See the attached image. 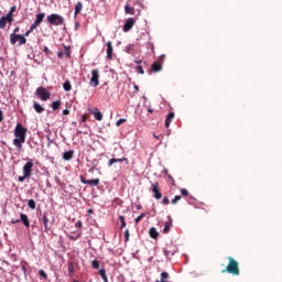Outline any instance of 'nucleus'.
Instances as JSON below:
<instances>
[{"instance_id": "obj_31", "label": "nucleus", "mask_w": 282, "mask_h": 282, "mask_svg": "<svg viewBox=\"0 0 282 282\" xmlns=\"http://www.w3.org/2000/svg\"><path fill=\"white\" fill-rule=\"evenodd\" d=\"M28 206H29V208H31V210H35L36 209V202L34 199H29Z\"/></svg>"}, {"instance_id": "obj_37", "label": "nucleus", "mask_w": 282, "mask_h": 282, "mask_svg": "<svg viewBox=\"0 0 282 282\" xmlns=\"http://www.w3.org/2000/svg\"><path fill=\"white\" fill-rule=\"evenodd\" d=\"M127 122V119H118L116 122V127H120L121 124H124Z\"/></svg>"}, {"instance_id": "obj_52", "label": "nucleus", "mask_w": 282, "mask_h": 282, "mask_svg": "<svg viewBox=\"0 0 282 282\" xmlns=\"http://www.w3.org/2000/svg\"><path fill=\"white\" fill-rule=\"evenodd\" d=\"M63 116H69V110L68 109H64L63 110Z\"/></svg>"}, {"instance_id": "obj_43", "label": "nucleus", "mask_w": 282, "mask_h": 282, "mask_svg": "<svg viewBox=\"0 0 282 282\" xmlns=\"http://www.w3.org/2000/svg\"><path fill=\"white\" fill-rule=\"evenodd\" d=\"M181 194L183 195V197H188V192L186 188H182Z\"/></svg>"}, {"instance_id": "obj_38", "label": "nucleus", "mask_w": 282, "mask_h": 282, "mask_svg": "<svg viewBox=\"0 0 282 282\" xmlns=\"http://www.w3.org/2000/svg\"><path fill=\"white\" fill-rule=\"evenodd\" d=\"M180 199H182L181 195L174 196V198L172 199V204H177V202H180Z\"/></svg>"}, {"instance_id": "obj_59", "label": "nucleus", "mask_w": 282, "mask_h": 282, "mask_svg": "<svg viewBox=\"0 0 282 282\" xmlns=\"http://www.w3.org/2000/svg\"><path fill=\"white\" fill-rule=\"evenodd\" d=\"M149 113H153V109L149 108L148 109Z\"/></svg>"}, {"instance_id": "obj_17", "label": "nucleus", "mask_w": 282, "mask_h": 282, "mask_svg": "<svg viewBox=\"0 0 282 282\" xmlns=\"http://www.w3.org/2000/svg\"><path fill=\"white\" fill-rule=\"evenodd\" d=\"M20 220L22 221L23 226H25V228H30V219L28 218V215L21 214Z\"/></svg>"}, {"instance_id": "obj_46", "label": "nucleus", "mask_w": 282, "mask_h": 282, "mask_svg": "<svg viewBox=\"0 0 282 282\" xmlns=\"http://www.w3.org/2000/svg\"><path fill=\"white\" fill-rule=\"evenodd\" d=\"M40 276H42L43 279H47V273H45L43 270H41Z\"/></svg>"}, {"instance_id": "obj_16", "label": "nucleus", "mask_w": 282, "mask_h": 282, "mask_svg": "<svg viewBox=\"0 0 282 282\" xmlns=\"http://www.w3.org/2000/svg\"><path fill=\"white\" fill-rule=\"evenodd\" d=\"M118 162H129V159L127 158H121V159H110L108 162V166H113V164Z\"/></svg>"}, {"instance_id": "obj_28", "label": "nucleus", "mask_w": 282, "mask_h": 282, "mask_svg": "<svg viewBox=\"0 0 282 282\" xmlns=\"http://www.w3.org/2000/svg\"><path fill=\"white\" fill-rule=\"evenodd\" d=\"M99 274L104 282H109V279L107 278V270L105 269L99 270Z\"/></svg>"}, {"instance_id": "obj_34", "label": "nucleus", "mask_w": 282, "mask_h": 282, "mask_svg": "<svg viewBox=\"0 0 282 282\" xmlns=\"http://www.w3.org/2000/svg\"><path fill=\"white\" fill-rule=\"evenodd\" d=\"M80 231L77 232L76 235L74 236H68V239H70V241H76L77 239H80Z\"/></svg>"}, {"instance_id": "obj_56", "label": "nucleus", "mask_w": 282, "mask_h": 282, "mask_svg": "<svg viewBox=\"0 0 282 282\" xmlns=\"http://www.w3.org/2000/svg\"><path fill=\"white\" fill-rule=\"evenodd\" d=\"M19 32V26H17L14 30H13V34H17Z\"/></svg>"}, {"instance_id": "obj_61", "label": "nucleus", "mask_w": 282, "mask_h": 282, "mask_svg": "<svg viewBox=\"0 0 282 282\" xmlns=\"http://www.w3.org/2000/svg\"><path fill=\"white\" fill-rule=\"evenodd\" d=\"M137 208H138V210H140L142 208V206L138 205Z\"/></svg>"}, {"instance_id": "obj_30", "label": "nucleus", "mask_w": 282, "mask_h": 282, "mask_svg": "<svg viewBox=\"0 0 282 282\" xmlns=\"http://www.w3.org/2000/svg\"><path fill=\"white\" fill-rule=\"evenodd\" d=\"M63 88H64L65 91H72V83H69V80H66L63 84Z\"/></svg>"}, {"instance_id": "obj_23", "label": "nucleus", "mask_w": 282, "mask_h": 282, "mask_svg": "<svg viewBox=\"0 0 282 282\" xmlns=\"http://www.w3.org/2000/svg\"><path fill=\"white\" fill-rule=\"evenodd\" d=\"M83 12V2H77L75 6V17H78Z\"/></svg>"}, {"instance_id": "obj_36", "label": "nucleus", "mask_w": 282, "mask_h": 282, "mask_svg": "<svg viewBox=\"0 0 282 282\" xmlns=\"http://www.w3.org/2000/svg\"><path fill=\"white\" fill-rule=\"evenodd\" d=\"M36 28H39V24H36V22H33L29 29V32H34V30H36Z\"/></svg>"}, {"instance_id": "obj_33", "label": "nucleus", "mask_w": 282, "mask_h": 282, "mask_svg": "<svg viewBox=\"0 0 282 282\" xmlns=\"http://www.w3.org/2000/svg\"><path fill=\"white\" fill-rule=\"evenodd\" d=\"M91 267L95 269V270H98L100 268V261L98 260H93L91 261Z\"/></svg>"}, {"instance_id": "obj_53", "label": "nucleus", "mask_w": 282, "mask_h": 282, "mask_svg": "<svg viewBox=\"0 0 282 282\" xmlns=\"http://www.w3.org/2000/svg\"><path fill=\"white\" fill-rule=\"evenodd\" d=\"M169 180H171L173 186H175V180L173 178V176L169 175Z\"/></svg>"}, {"instance_id": "obj_1", "label": "nucleus", "mask_w": 282, "mask_h": 282, "mask_svg": "<svg viewBox=\"0 0 282 282\" xmlns=\"http://www.w3.org/2000/svg\"><path fill=\"white\" fill-rule=\"evenodd\" d=\"M13 144L17 147L18 151H23V144H25V138L28 135V128L23 127L22 123H17L14 129Z\"/></svg>"}, {"instance_id": "obj_41", "label": "nucleus", "mask_w": 282, "mask_h": 282, "mask_svg": "<svg viewBox=\"0 0 282 282\" xmlns=\"http://www.w3.org/2000/svg\"><path fill=\"white\" fill-rule=\"evenodd\" d=\"M164 254H165V257H173L175 254V252H171V251H169V249H164Z\"/></svg>"}, {"instance_id": "obj_51", "label": "nucleus", "mask_w": 282, "mask_h": 282, "mask_svg": "<svg viewBox=\"0 0 282 282\" xmlns=\"http://www.w3.org/2000/svg\"><path fill=\"white\" fill-rule=\"evenodd\" d=\"M65 51H66V56L69 57L70 56L69 47L65 46Z\"/></svg>"}, {"instance_id": "obj_29", "label": "nucleus", "mask_w": 282, "mask_h": 282, "mask_svg": "<svg viewBox=\"0 0 282 282\" xmlns=\"http://www.w3.org/2000/svg\"><path fill=\"white\" fill-rule=\"evenodd\" d=\"M76 271V268L74 267V262L68 263V274L70 276H74V272Z\"/></svg>"}, {"instance_id": "obj_19", "label": "nucleus", "mask_w": 282, "mask_h": 282, "mask_svg": "<svg viewBox=\"0 0 282 282\" xmlns=\"http://www.w3.org/2000/svg\"><path fill=\"white\" fill-rule=\"evenodd\" d=\"M171 226H173V220H167L164 223L163 232L164 235H169V231L171 230Z\"/></svg>"}, {"instance_id": "obj_8", "label": "nucleus", "mask_w": 282, "mask_h": 282, "mask_svg": "<svg viewBox=\"0 0 282 282\" xmlns=\"http://www.w3.org/2000/svg\"><path fill=\"white\" fill-rule=\"evenodd\" d=\"M79 180L82 184H87L88 186H99L100 178L87 180V177L80 175Z\"/></svg>"}, {"instance_id": "obj_4", "label": "nucleus", "mask_w": 282, "mask_h": 282, "mask_svg": "<svg viewBox=\"0 0 282 282\" xmlns=\"http://www.w3.org/2000/svg\"><path fill=\"white\" fill-rule=\"evenodd\" d=\"M35 96L40 98V100L45 102L46 100H50V98L52 97V93L45 89V87L41 86L36 88Z\"/></svg>"}, {"instance_id": "obj_21", "label": "nucleus", "mask_w": 282, "mask_h": 282, "mask_svg": "<svg viewBox=\"0 0 282 282\" xmlns=\"http://www.w3.org/2000/svg\"><path fill=\"white\" fill-rule=\"evenodd\" d=\"M43 19H45V13H37V14L35 15V21H34V23H35L36 25H41V23H43Z\"/></svg>"}, {"instance_id": "obj_45", "label": "nucleus", "mask_w": 282, "mask_h": 282, "mask_svg": "<svg viewBox=\"0 0 282 282\" xmlns=\"http://www.w3.org/2000/svg\"><path fill=\"white\" fill-rule=\"evenodd\" d=\"M129 237H130L129 229H126V231H124L126 241H129Z\"/></svg>"}, {"instance_id": "obj_25", "label": "nucleus", "mask_w": 282, "mask_h": 282, "mask_svg": "<svg viewBox=\"0 0 282 282\" xmlns=\"http://www.w3.org/2000/svg\"><path fill=\"white\" fill-rule=\"evenodd\" d=\"M62 105H63V101H61V100L53 101V102H52V109H53V111H56V110L61 109V106H62Z\"/></svg>"}, {"instance_id": "obj_2", "label": "nucleus", "mask_w": 282, "mask_h": 282, "mask_svg": "<svg viewBox=\"0 0 282 282\" xmlns=\"http://www.w3.org/2000/svg\"><path fill=\"white\" fill-rule=\"evenodd\" d=\"M227 260L229 261L227 267L221 271V274H232V276H239L241 274V271L239 270V262L235 260L232 257H227Z\"/></svg>"}, {"instance_id": "obj_18", "label": "nucleus", "mask_w": 282, "mask_h": 282, "mask_svg": "<svg viewBox=\"0 0 282 282\" xmlns=\"http://www.w3.org/2000/svg\"><path fill=\"white\" fill-rule=\"evenodd\" d=\"M73 158H74V150H69L63 153V160H65L66 162H69V160H72Z\"/></svg>"}, {"instance_id": "obj_42", "label": "nucleus", "mask_w": 282, "mask_h": 282, "mask_svg": "<svg viewBox=\"0 0 282 282\" xmlns=\"http://www.w3.org/2000/svg\"><path fill=\"white\" fill-rule=\"evenodd\" d=\"M138 74H144V68H142V65L137 66Z\"/></svg>"}, {"instance_id": "obj_12", "label": "nucleus", "mask_w": 282, "mask_h": 282, "mask_svg": "<svg viewBox=\"0 0 282 282\" xmlns=\"http://www.w3.org/2000/svg\"><path fill=\"white\" fill-rule=\"evenodd\" d=\"M133 25H135V19L129 18L123 25V32H129Z\"/></svg>"}, {"instance_id": "obj_9", "label": "nucleus", "mask_w": 282, "mask_h": 282, "mask_svg": "<svg viewBox=\"0 0 282 282\" xmlns=\"http://www.w3.org/2000/svg\"><path fill=\"white\" fill-rule=\"evenodd\" d=\"M32 169H34V163L29 161L23 166V175L24 177H32Z\"/></svg>"}, {"instance_id": "obj_57", "label": "nucleus", "mask_w": 282, "mask_h": 282, "mask_svg": "<svg viewBox=\"0 0 282 282\" xmlns=\"http://www.w3.org/2000/svg\"><path fill=\"white\" fill-rule=\"evenodd\" d=\"M58 58H63V53L57 54Z\"/></svg>"}, {"instance_id": "obj_40", "label": "nucleus", "mask_w": 282, "mask_h": 282, "mask_svg": "<svg viewBox=\"0 0 282 282\" xmlns=\"http://www.w3.org/2000/svg\"><path fill=\"white\" fill-rule=\"evenodd\" d=\"M143 217H147V214H141L139 217H137L134 224H139Z\"/></svg>"}, {"instance_id": "obj_60", "label": "nucleus", "mask_w": 282, "mask_h": 282, "mask_svg": "<svg viewBox=\"0 0 282 282\" xmlns=\"http://www.w3.org/2000/svg\"><path fill=\"white\" fill-rule=\"evenodd\" d=\"M88 171H89V173H94V169H89Z\"/></svg>"}, {"instance_id": "obj_50", "label": "nucleus", "mask_w": 282, "mask_h": 282, "mask_svg": "<svg viewBox=\"0 0 282 282\" xmlns=\"http://www.w3.org/2000/svg\"><path fill=\"white\" fill-rule=\"evenodd\" d=\"M9 12H11V14H14V12H17V7H11Z\"/></svg>"}, {"instance_id": "obj_7", "label": "nucleus", "mask_w": 282, "mask_h": 282, "mask_svg": "<svg viewBox=\"0 0 282 282\" xmlns=\"http://www.w3.org/2000/svg\"><path fill=\"white\" fill-rule=\"evenodd\" d=\"M100 70L98 68H95L91 70V78L89 80L90 87H98L100 85Z\"/></svg>"}, {"instance_id": "obj_62", "label": "nucleus", "mask_w": 282, "mask_h": 282, "mask_svg": "<svg viewBox=\"0 0 282 282\" xmlns=\"http://www.w3.org/2000/svg\"><path fill=\"white\" fill-rule=\"evenodd\" d=\"M91 213H94V210L93 209H88V214H91Z\"/></svg>"}, {"instance_id": "obj_27", "label": "nucleus", "mask_w": 282, "mask_h": 282, "mask_svg": "<svg viewBox=\"0 0 282 282\" xmlns=\"http://www.w3.org/2000/svg\"><path fill=\"white\" fill-rule=\"evenodd\" d=\"M10 23L4 17L0 18V30H6V25Z\"/></svg>"}, {"instance_id": "obj_63", "label": "nucleus", "mask_w": 282, "mask_h": 282, "mask_svg": "<svg viewBox=\"0 0 282 282\" xmlns=\"http://www.w3.org/2000/svg\"><path fill=\"white\" fill-rule=\"evenodd\" d=\"M12 224H19V220L12 221Z\"/></svg>"}, {"instance_id": "obj_55", "label": "nucleus", "mask_w": 282, "mask_h": 282, "mask_svg": "<svg viewBox=\"0 0 282 282\" xmlns=\"http://www.w3.org/2000/svg\"><path fill=\"white\" fill-rule=\"evenodd\" d=\"M0 122H3V111L0 110Z\"/></svg>"}, {"instance_id": "obj_32", "label": "nucleus", "mask_w": 282, "mask_h": 282, "mask_svg": "<svg viewBox=\"0 0 282 282\" xmlns=\"http://www.w3.org/2000/svg\"><path fill=\"white\" fill-rule=\"evenodd\" d=\"M169 272H162L161 273V281L169 282Z\"/></svg>"}, {"instance_id": "obj_47", "label": "nucleus", "mask_w": 282, "mask_h": 282, "mask_svg": "<svg viewBox=\"0 0 282 282\" xmlns=\"http://www.w3.org/2000/svg\"><path fill=\"white\" fill-rule=\"evenodd\" d=\"M75 227H76V228H83V221L78 220V221L75 224Z\"/></svg>"}, {"instance_id": "obj_35", "label": "nucleus", "mask_w": 282, "mask_h": 282, "mask_svg": "<svg viewBox=\"0 0 282 282\" xmlns=\"http://www.w3.org/2000/svg\"><path fill=\"white\" fill-rule=\"evenodd\" d=\"M119 220L121 221V230L122 228H127V221H124V216H119Z\"/></svg>"}, {"instance_id": "obj_5", "label": "nucleus", "mask_w": 282, "mask_h": 282, "mask_svg": "<svg viewBox=\"0 0 282 282\" xmlns=\"http://www.w3.org/2000/svg\"><path fill=\"white\" fill-rule=\"evenodd\" d=\"M10 43H11V45H17V43H19L18 45L21 46V45H25V43H28V39H25L21 34L11 33L10 34Z\"/></svg>"}, {"instance_id": "obj_48", "label": "nucleus", "mask_w": 282, "mask_h": 282, "mask_svg": "<svg viewBox=\"0 0 282 282\" xmlns=\"http://www.w3.org/2000/svg\"><path fill=\"white\" fill-rule=\"evenodd\" d=\"M80 122H87V115H83V116H82Z\"/></svg>"}, {"instance_id": "obj_6", "label": "nucleus", "mask_w": 282, "mask_h": 282, "mask_svg": "<svg viewBox=\"0 0 282 282\" xmlns=\"http://www.w3.org/2000/svg\"><path fill=\"white\" fill-rule=\"evenodd\" d=\"M164 61H166V55H161L156 62H154L151 66V69H150V74L151 72H162V65H164Z\"/></svg>"}, {"instance_id": "obj_58", "label": "nucleus", "mask_w": 282, "mask_h": 282, "mask_svg": "<svg viewBox=\"0 0 282 282\" xmlns=\"http://www.w3.org/2000/svg\"><path fill=\"white\" fill-rule=\"evenodd\" d=\"M134 89H135V91H138V89H140V87H138V85H134Z\"/></svg>"}, {"instance_id": "obj_11", "label": "nucleus", "mask_w": 282, "mask_h": 282, "mask_svg": "<svg viewBox=\"0 0 282 282\" xmlns=\"http://www.w3.org/2000/svg\"><path fill=\"white\" fill-rule=\"evenodd\" d=\"M107 59L108 61H112L113 58V44L111 43V41L107 42Z\"/></svg>"}, {"instance_id": "obj_10", "label": "nucleus", "mask_w": 282, "mask_h": 282, "mask_svg": "<svg viewBox=\"0 0 282 282\" xmlns=\"http://www.w3.org/2000/svg\"><path fill=\"white\" fill-rule=\"evenodd\" d=\"M152 193H153L154 199L162 198V192H160V183L155 182L152 184Z\"/></svg>"}, {"instance_id": "obj_14", "label": "nucleus", "mask_w": 282, "mask_h": 282, "mask_svg": "<svg viewBox=\"0 0 282 282\" xmlns=\"http://www.w3.org/2000/svg\"><path fill=\"white\" fill-rule=\"evenodd\" d=\"M42 221L44 224L45 232H50L52 227H50V218L47 217V213L43 214Z\"/></svg>"}, {"instance_id": "obj_44", "label": "nucleus", "mask_w": 282, "mask_h": 282, "mask_svg": "<svg viewBox=\"0 0 282 282\" xmlns=\"http://www.w3.org/2000/svg\"><path fill=\"white\" fill-rule=\"evenodd\" d=\"M30 177V176H25V174H23V176H19L18 177V182H25V180Z\"/></svg>"}, {"instance_id": "obj_54", "label": "nucleus", "mask_w": 282, "mask_h": 282, "mask_svg": "<svg viewBox=\"0 0 282 282\" xmlns=\"http://www.w3.org/2000/svg\"><path fill=\"white\" fill-rule=\"evenodd\" d=\"M30 34H32V32H30V30H28V31L24 33L23 37L25 39V36H30Z\"/></svg>"}, {"instance_id": "obj_49", "label": "nucleus", "mask_w": 282, "mask_h": 282, "mask_svg": "<svg viewBox=\"0 0 282 282\" xmlns=\"http://www.w3.org/2000/svg\"><path fill=\"white\" fill-rule=\"evenodd\" d=\"M153 138H155L156 140H162V134H159V135H156L155 133H153Z\"/></svg>"}, {"instance_id": "obj_3", "label": "nucleus", "mask_w": 282, "mask_h": 282, "mask_svg": "<svg viewBox=\"0 0 282 282\" xmlns=\"http://www.w3.org/2000/svg\"><path fill=\"white\" fill-rule=\"evenodd\" d=\"M46 22L48 23V25L54 26L65 25V18H63V15L61 14L52 13L46 17Z\"/></svg>"}, {"instance_id": "obj_26", "label": "nucleus", "mask_w": 282, "mask_h": 282, "mask_svg": "<svg viewBox=\"0 0 282 282\" xmlns=\"http://www.w3.org/2000/svg\"><path fill=\"white\" fill-rule=\"evenodd\" d=\"M6 20L9 22L10 25H12V23L14 22V13L10 12L4 15Z\"/></svg>"}, {"instance_id": "obj_39", "label": "nucleus", "mask_w": 282, "mask_h": 282, "mask_svg": "<svg viewBox=\"0 0 282 282\" xmlns=\"http://www.w3.org/2000/svg\"><path fill=\"white\" fill-rule=\"evenodd\" d=\"M162 204H164V206H169V204H171V200L169 199V197L164 196Z\"/></svg>"}, {"instance_id": "obj_22", "label": "nucleus", "mask_w": 282, "mask_h": 282, "mask_svg": "<svg viewBox=\"0 0 282 282\" xmlns=\"http://www.w3.org/2000/svg\"><path fill=\"white\" fill-rule=\"evenodd\" d=\"M33 108L36 111V113H43V111H45V108H43V106H41V104L33 101Z\"/></svg>"}, {"instance_id": "obj_15", "label": "nucleus", "mask_w": 282, "mask_h": 282, "mask_svg": "<svg viewBox=\"0 0 282 282\" xmlns=\"http://www.w3.org/2000/svg\"><path fill=\"white\" fill-rule=\"evenodd\" d=\"M173 118H175V112H170L165 118V127L169 129L171 127V122H173Z\"/></svg>"}, {"instance_id": "obj_24", "label": "nucleus", "mask_w": 282, "mask_h": 282, "mask_svg": "<svg viewBox=\"0 0 282 282\" xmlns=\"http://www.w3.org/2000/svg\"><path fill=\"white\" fill-rule=\"evenodd\" d=\"M124 12H126V14H135V9L133 8V7H131V6H129V4H126L124 6Z\"/></svg>"}, {"instance_id": "obj_13", "label": "nucleus", "mask_w": 282, "mask_h": 282, "mask_svg": "<svg viewBox=\"0 0 282 282\" xmlns=\"http://www.w3.org/2000/svg\"><path fill=\"white\" fill-rule=\"evenodd\" d=\"M89 112L93 113L95 120H102V112L98 111V108H89Z\"/></svg>"}, {"instance_id": "obj_20", "label": "nucleus", "mask_w": 282, "mask_h": 282, "mask_svg": "<svg viewBox=\"0 0 282 282\" xmlns=\"http://www.w3.org/2000/svg\"><path fill=\"white\" fill-rule=\"evenodd\" d=\"M149 235L151 239H158V237H160V232H158V229H155V227L150 228Z\"/></svg>"}]
</instances>
